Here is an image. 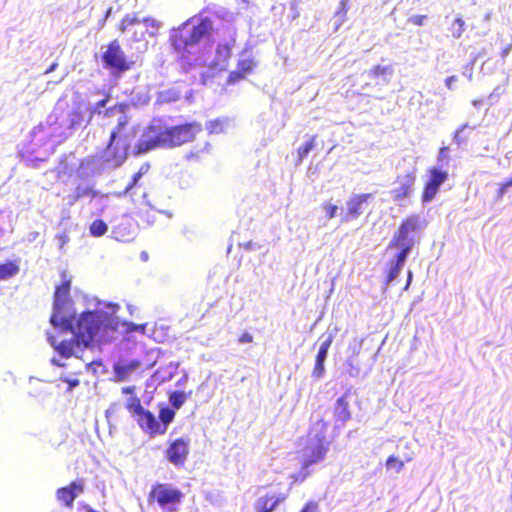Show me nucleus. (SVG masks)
<instances>
[{
    "mask_svg": "<svg viewBox=\"0 0 512 512\" xmlns=\"http://www.w3.org/2000/svg\"><path fill=\"white\" fill-rule=\"evenodd\" d=\"M126 124H127L126 117L125 116H121L118 119L117 126L112 131H117L118 132V137H122L121 136V131L125 127Z\"/></svg>",
    "mask_w": 512,
    "mask_h": 512,
    "instance_id": "obj_41",
    "label": "nucleus"
},
{
    "mask_svg": "<svg viewBox=\"0 0 512 512\" xmlns=\"http://www.w3.org/2000/svg\"><path fill=\"white\" fill-rule=\"evenodd\" d=\"M289 495V489L284 492H277L270 489L264 496L257 500L256 507L260 512H272L276 507L286 500Z\"/></svg>",
    "mask_w": 512,
    "mask_h": 512,
    "instance_id": "obj_13",
    "label": "nucleus"
},
{
    "mask_svg": "<svg viewBox=\"0 0 512 512\" xmlns=\"http://www.w3.org/2000/svg\"><path fill=\"white\" fill-rule=\"evenodd\" d=\"M449 30L454 38L459 39L465 31V22L462 17H457L451 24Z\"/></svg>",
    "mask_w": 512,
    "mask_h": 512,
    "instance_id": "obj_30",
    "label": "nucleus"
},
{
    "mask_svg": "<svg viewBox=\"0 0 512 512\" xmlns=\"http://www.w3.org/2000/svg\"><path fill=\"white\" fill-rule=\"evenodd\" d=\"M410 252L411 251H408L407 248H404L400 249V252L397 253L395 259L390 264V269L387 276L388 283H391L399 276Z\"/></svg>",
    "mask_w": 512,
    "mask_h": 512,
    "instance_id": "obj_17",
    "label": "nucleus"
},
{
    "mask_svg": "<svg viewBox=\"0 0 512 512\" xmlns=\"http://www.w3.org/2000/svg\"><path fill=\"white\" fill-rule=\"evenodd\" d=\"M212 29L213 22L208 17L191 18L179 28L172 30L170 41L177 52L191 53L199 42L210 36Z\"/></svg>",
    "mask_w": 512,
    "mask_h": 512,
    "instance_id": "obj_3",
    "label": "nucleus"
},
{
    "mask_svg": "<svg viewBox=\"0 0 512 512\" xmlns=\"http://www.w3.org/2000/svg\"><path fill=\"white\" fill-rule=\"evenodd\" d=\"M126 408L144 432H147L152 436L156 434H164V429H161V424L157 420L156 416L141 405L138 397L129 398L126 403Z\"/></svg>",
    "mask_w": 512,
    "mask_h": 512,
    "instance_id": "obj_7",
    "label": "nucleus"
},
{
    "mask_svg": "<svg viewBox=\"0 0 512 512\" xmlns=\"http://www.w3.org/2000/svg\"><path fill=\"white\" fill-rule=\"evenodd\" d=\"M447 154H448V147H442L439 151L438 161L442 162L445 158H447Z\"/></svg>",
    "mask_w": 512,
    "mask_h": 512,
    "instance_id": "obj_46",
    "label": "nucleus"
},
{
    "mask_svg": "<svg viewBox=\"0 0 512 512\" xmlns=\"http://www.w3.org/2000/svg\"><path fill=\"white\" fill-rule=\"evenodd\" d=\"M139 366L138 362L132 361L129 364H117L115 366V373L120 378H125L129 373L134 371Z\"/></svg>",
    "mask_w": 512,
    "mask_h": 512,
    "instance_id": "obj_28",
    "label": "nucleus"
},
{
    "mask_svg": "<svg viewBox=\"0 0 512 512\" xmlns=\"http://www.w3.org/2000/svg\"><path fill=\"white\" fill-rule=\"evenodd\" d=\"M411 281H412V272H411V271H409V272H408V279H407V283H406L405 289H408V287H409V285H410Z\"/></svg>",
    "mask_w": 512,
    "mask_h": 512,
    "instance_id": "obj_53",
    "label": "nucleus"
},
{
    "mask_svg": "<svg viewBox=\"0 0 512 512\" xmlns=\"http://www.w3.org/2000/svg\"><path fill=\"white\" fill-rule=\"evenodd\" d=\"M137 183H134V180H132L126 187L124 194H127Z\"/></svg>",
    "mask_w": 512,
    "mask_h": 512,
    "instance_id": "obj_50",
    "label": "nucleus"
},
{
    "mask_svg": "<svg viewBox=\"0 0 512 512\" xmlns=\"http://www.w3.org/2000/svg\"><path fill=\"white\" fill-rule=\"evenodd\" d=\"M137 183H134V180H132L126 187L124 194H127Z\"/></svg>",
    "mask_w": 512,
    "mask_h": 512,
    "instance_id": "obj_51",
    "label": "nucleus"
},
{
    "mask_svg": "<svg viewBox=\"0 0 512 512\" xmlns=\"http://www.w3.org/2000/svg\"><path fill=\"white\" fill-rule=\"evenodd\" d=\"M189 454V439L179 438L170 443L166 457L174 466L183 465Z\"/></svg>",
    "mask_w": 512,
    "mask_h": 512,
    "instance_id": "obj_12",
    "label": "nucleus"
},
{
    "mask_svg": "<svg viewBox=\"0 0 512 512\" xmlns=\"http://www.w3.org/2000/svg\"><path fill=\"white\" fill-rule=\"evenodd\" d=\"M141 179V172H137L133 175L132 180H134V183H138V181Z\"/></svg>",
    "mask_w": 512,
    "mask_h": 512,
    "instance_id": "obj_52",
    "label": "nucleus"
},
{
    "mask_svg": "<svg viewBox=\"0 0 512 512\" xmlns=\"http://www.w3.org/2000/svg\"><path fill=\"white\" fill-rule=\"evenodd\" d=\"M512 187V179L509 178L500 185L498 190V197L502 198L509 188Z\"/></svg>",
    "mask_w": 512,
    "mask_h": 512,
    "instance_id": "obj_39",
    "label": "nucleus"
},
{
    "mask_svg": "<svg viewBox=\"0 0 512 512\" xmlns=\"http://www.w3.org/2000/svg\"><path fill=\"white\" fill-rule=\"evenodd\" d=\"M101 60L103 67L109 70L116 78H120L124 72L131 68V62L127 60L117 40L109 43L101 55Z\"/></svg>",
    "mask_w": 512,
    "mask_h": 512,
    "instance_id": "obj_8",
    "label": "nucleus"
},
{
    "mask_svg": "<svg viewBox=\"0 0 512 512\" xmlns=\"http://www.w3.org/2000/svg\"><path fill=\"white\" fill-rule=\"evenodd\" d=\"M57 119H58V116H57V114L54 112V113H52V114H50V115L48 116L46 123H47V124H49V125H54V124H56Z\"/></svg>",
    "mask_w": 512,
    "mask_h": 512,
    "instance_id": "obj_48",
    "label": "nucleus"
},
{
    "mask_svg": "<svg viewBox=\"0 0 512 512\" xmlns=\"http://www.w3.org/2000/svg\"><path fill=\"white\" fill-rule=\"evenodd\" d=\"M325 361L326 359L317 358L315 359V366L312 371V377L316 380L321 379L325 374Z\"/></svg>",
    "mask_w": 512,
    "mask_h": 512,
    "instance_id": "obj_33",
    "label": "nucleus"
},
{
    "mask_svg": "<svg viewBox=\"0 0 512 512\" xmlns=\"http://www.w3.org/2000/svg\"><path fill=\"white\" fill-rule=\"evenodd\" d=\"M394 69L391 65L381 66L377 65L370 69L368 77L370 79L380 78L383 83H389L391 76L393 75Z\"/></svg>",
    "mask_w": 512,
    "mask_h": 512,
    "instance_id": "obj_22",
    "label": "nucleus"
},
{
    "mask_svg": "<svg viewBox=\"0 0 512 512\" xmlns=\"http://www.w3.org/2000/svg\"><path fill=\"white\" fill-rule=\"evenodd\" d=\"M65 382L68 384V391H72L80 383L79 380L76 378L66 379Z\"/></svg>",
    "mask_w": 512,
    "mask_h": 512,
    "instance_id": "obj_44",
    "label": "nucleus"
},
{
    "mask_svg": "<svg viewBox=\"0 0 512 512\" xmlns=\"http://www.w3.org/2000/svg\"><path fill=\"white\" fill-rule=\"evenodd\" d=\"M329 443L326 441L325 434L322 429L313 428L305 441V445L301 450V470L293 475L294 481H303L311 473L310 466L324 460Z\"/></svg>",
    "mask_w": 512,
    "mask_h": 512,
    "instance_id": "obj_5",
    "label": "nucleus"
},
{
    "mask_svg": "<svg viewBox=\"0 0 512 512\" xmlns=\"http://www.w3.org/2000/svg\"><path fill=\"white\" fill-rule=\"evenodd\" d=\"M187 394L183 391H173L169 394V402L173 409H180L187 400Z\"/></svg>",
    "mask_w": 512,
    "mask_h": 512,
    "instance_id": "obj_26",
    "label": "nucleus"
},
{
    "mask_svg": "<svg viewBox=\"0 0 512 512\" xmlns=\"http://www.w3.org/2000/svg\"><path fill=\"white\" fill-rule=\"evenodd\" d=\"M468 125L467 124H464L462 125L459 129L456 130L455 134H454V137H453V141L458 145L460 146L461 144L465 143L466 140H467V137L463 135V131L465 128H467Z\"/></svg>",
    "mask_w": 512,
    "mask_h": 512,
    "instance_id": "obj_36",
    "label": "nucleus"
},
{
    "mask_svg": "<svg viewBox=\"0 0 512 512\" xmlns=\"http://www.w3.org/2000/svg\"><path fill=\"white\" fill-rule=\"evenodd\" d=\"M19 266L11 261L0 264V281L7 280L19 273Z\"/></svg>",
    "mask_w": 512,
    "mask_h": 512,
    "instance_id": "obj_24",
    "label": "nucleus"
},
{
    "mask_svg": "<svg viewBox=\"0 0 512 512\" xmlns=\"http://www.w3.org/2000/svg\"><path fill=\"white\" fill-rule=\"evenodd\" d=\"M129 146L126 138L118 137L117 131H111L106 148L87 162L92 173L100 175L121 167L127 159Z\"/></svg>",
    "mask_w": 512,
    "mask_h": 512,
    "instance_id": "obj_4",
    "label": "nucleus"
},
{
    "mask_svg": "<svg viewBox=\"0 0 512 512\" xmlns=\"http://www.w3.org/2000/svg\"><path fill=\"white\" fill-rule=\"evenodd\" d=\"M89 230H90V234L92 236L100 237V236H103L107 232L108 226L103 220L96 219L90 225Z\"/></svg>",
    "mask_w": 512,
    "mask_h": 512,
    "instance_id": "obj_27",
    "label": "nucleus"
},
{
    "mask_svg": "<svg viewBox=\"0 0 512 512\" xmlns=\"http://www.w3.org/2000/svg\"><path fill=\"white\" fill-rule=\"evenodd\" d=\"M98 195H99V191H97V190H93V189L91 188V191H90V195H89V196H91V198H95V197H97Z\"/></svg>",
    "mask_w": 512,
    "mask_h": 512,
    "instance_id": "obj_55",
    "label": "nucleus"
},
{
    "mask_svg": "<svg viewBox=\"0 0 512 512\" xmlns=\"http://www.w3.org/2000/svg\"><path fill=\"white\" fill-rule=\"evenodd\" d=\"M425 19V16H419L417 17V20L415 21L418 25H423V20Z\"/></svg>",
    "mask_w": 512,
    "mask_h": 512,
    "instance_id": "obj_54",
    "label": "nucleus"
},
{
    "mask_svg": "<svg viewBox=\"0 0 512 512\" xmlns=\"http://www.w3.org/2000/svg\"><path fill=\"white\" fill-rule=\"evenodd\" d=\"M374 196L371 193H353L341 208L340 222L348 223L358 219L368 208Z\"/></svg>",
    "mask_w": 512,
    "mask_h": 512,
    "instance_id": "obj_9",
    "label": "nucleus"
},
{
    "mask_svg": "<svg viewBox=\"0 0 512 512\" xmlns=\"http://www.w3.org/2000/svg\"><path fill=\"white\" fill-rule=\"evenodd\" d=\"M147 170H148L147 166H141V168L139 169L138 172H141V177H142L143 174L147 172Z\"/></svg>",
    "mask_w": 512,
    "mask_h": 512,
    "instance_id": "obj_58",
    "label": "nucleus"
},
{
    "mask_svg": "<svg viewBox=\"0 0 512 512\" xmlns=\"http://www.w3.org/2000/svg\"><path fill=\"white\" fill-rule=\"evenodd\" d=\"M142 258L143 259H146L147 258V254L145 252H142Z\"/></svg>",
    "mask_w": 512,
    "mask_h": 512,
    "instance_id": "obj_63",
    "label": "nucleus"
},
{
    "mask_svg": "<svg viewBox=\"0 0 512 512\" xmlns=\"http://www.w3.org/2000/svg\"><path fill=\"white\" fill-rule=\"evenodd\" d=\"M133 391V387H125L123 388V393H131Z\"/></svg>",
    "mask_w": 512,
    "mask_h": 512,
    "instance_id": "obj_60",
    "label": "nucleus"
},
{
    "mask_svg": "<svg viewBox=\"0 0 512 512\" xmlns=\"http://www.w3.org/2000/svg\"><path fill=\"white\" fill-rule=\"evenodd\" d=\"M507 53H508V49L504 50V53H503L504 56L507 55Z\"/></svg>",
    "mask_w": 512,
    "mask_h": 512,
    "instance_id": "obj_64",
    "label": "nucleus"
},
{
    "mask_svg": "<svg viewBox=\"0 0 512 512\" xmlns=\"http://www.w3.org/2000/svg\"><path fill=\"white\" fill-rule=\"evenodd\" d=\"M51 362L53 365H56V366H63L62 363L59 362V360H57L56 358H52L51 359Z\"/></svg>",
    "mask_w": 512,
    "mask_h": 512,
    "instance_id": "obj_57",
    "label": "nucleus"
},
{
    "mask_svg": "<svg viewBox=\"0 0 512 512\" xmlns=\"http://www.w3.org/2000/svg\"><path fill=\"white\" fill-rule=\"evenodd\" d=\"M404 467V462L399 460L397 457L391 455L386 460V468L388 470H394L395 472L399 473Z\"/></svg>",
    "mask_w": 512,
    "mask_h": 512,
    "instance_id": "obj_34",
    "label": "nucleus"
},
{
    "mask_svg": "<svg viewBox=\"0 0 512 512\" xmlns=\"http://www.w3.org/2000/svg\"><path fill=\"white\" fill-rule=\"evenodd\" d=\"M346 364L348 366H350V369L348 370V373L350 374V376H353V377H356L358 376V373H359V369L358 368H355L351 362V360H348L346 362Z\"/></svg>",
    "mask_w": 512,
    "mask_h": 512,
    "instance_id": "obj_45",
    "label": "nucleus"
},
{
    "mask_svg": "<svg viewBox=\"0 0 512 512\" xmlns=\"http://www.w3.org/2000/svg\"><path fill=\"white\" fill-rule=\"evenodd\" d=\"M84 120L83 114L80 110L71 111L65 120L67 129L73 130L80 126Z\"/></svg>",
    "mask_w": 512,
    "mask_h": 512,
    "instance_id": "obj_25",
    "label": "nucleus"
},
{
    "mask_svg": "<svg viewBox=\"0 0 512 512\" xmlns=\"http://www.w3.org/2000/svg\"><path fill=\"white\" fill-rule=\"evenodd\" d=\"M463 75L466 76L469 80H471L473 76L472 68H466L465 71L463 72Z\"/></svg>",
    "mask_w": 512,
    "mask_h": 512,
    "instance_id": "obj_49",
    "label": "nucleus"
},
{
    "mask_svg": "<svg viewBox=\"0 0 512 512\" xmlns=\"http://www.w3.org/2000/svg\"><path fill=\"white\" fill-rule=\"evenodd\" d=\"M71 282L64 280L56 287L54 293L53 313L50 323L54 328H60L63 332L72 334L70 339H62L60 342L54 336H48L49 344L62 358L74 356L81 357L84 348L92 342L107 343L117 338L118 328L121 324L126 333H145L146 324L133 322H120L116 316L120 306L113 302H102L95 298V310L84 311L76 320V309L69 296Z\"/></svg>",
    "mask_w": 512,
    "mask_h": 512,
    "instance_id": "obj_1",
    "label": "nucleus"
},
{
    "mask_svg": "<svg viewBox=\"0 0 512 512\" xmlns=\"http://www.w3.org/2000/svg\"><path fill=\"white\" fill-rule=\"evenodd\" d=\"M448 172L438 167H433L429 171V179L425 184L422 201L431 202L437 194L440 186L447 180Z\"/></svg>",
    "mask_w": 512,
    "mask_h": 512,
    "instance_id": "obj_11",
    "label": "nucleus"
},
{
    "mask_svg": "<svg viewBox=\"0 0 512 512\" xmlns=\"http://www.w3.org/2000/svg\"><path fill=\"white\" fill-rule=\"evenodd\" d=\"M337 330H328L326 333L322 334L319 338L320 346L318 353L316 355L317 358L327 359L328 350L336 336Z\"/></svg>",
    "mask_w": 512,
    "mask_h": 512,
    "instance_id": "obj_20",
    "label": "nucleus"
},
{
    "mask_svg": "<svg viewBox=\"0 0 512 512\" xmlns=\"http://www.w3.org/2000/svg\"><path fill=\"white\" fill-rule=\"evenodd\" d=\"M254 65V61L251 58H243L238 61L237 68L245 75L252 71Z\"/></svg>",
    "mask_w": 512,
    "mask_h": 512,
    "instance_id": "obj_35",
    "label": "nucleus"
},
{
    "mask_svg": "<svg viewBox=\"0 0 512 512\" xmlns=\"http://www.w3.org/2000/svg\"><path fill=\"white\" fill-rule=\"evenodd\" d=\"M91 188L88 186L79 185L75 190V199L78 200L80 198L86 197L90 195Z\"/></svg>",
    "mask_w": 512,
    "mask_h": 512,
    "instance_id": "obj_38",
    "label": "nucleus"
},
{
    "mask_svg": "<svg viewBox=\"0 0 512 512\" xmlns=\"http://www.w3.org/2000/svg\"><path fill=\"white\" fill-rule=\"evenodd\" d=\"M235 37L230 36L229 40L219 43L216 49V57L213 63V67L220 71L225 70L228 64V60L232 55V48L235 44Z\"/></svg>",
    "mask_w": 512,
    "mask_h": 512,
    "instance_id": "obj_14",
    "label": "nucleus"
},
{
    "mask_svg": "<svg viewBox=\"0 0 512 512\" xmlns=\"http://www.w3.org/2000/svg\"><path fill=\"white\" fill-rule=\"evenodd\" d=\"M244 78V74L238 69L236 71H232L228 76V83H235Z\"/></svg>",
    "mask_w": 512,
    "mask_h": 512,
    "instance_id": "obj_40",
    "label": "nucleus"
},
{
    "mask_svg": "<svg viewBox=\"0 0 512 512\" xmlns=\"http://www.w3.org/2000/svg\"><path fill=\"white\" fill-rule=\"evenodd\" d=\"M160 100L162 102L174 101L179 98V94L176 91H167L160 93Z\"/></svg>",
    "mask_w": 512,
    "mask_h": 512,
    "instance_id": "obj_37",
    "label": "nucleus"
},
{
    "mask_svg": "<svg viewBox=\"0 0 512 512\" xmlns=\"http://www.w3.org/2000/svg\"><path fill=\"white\" fill-rule=\"evenodd\" d=\"M234 125L233 119L229 117H219L206 122L205 129L209 134H220L227 132Z\"/></svg>",
    "mask_w": 512,
    "mask_h": 512,
    "instance_id": "obj_18",
    "label": "nucleus"
},
{
    "mask_svg": "<svg viewBox=\"0 0 512 512\" xmlns=\"http://www.w3.org/2000/svg\"><path fill=\"white\" fill-rule=\"evenodd\" d=\"M457 81V76H450L445 80L448 89H453V84Z\"/></svg>",
    "mask_w": 512,
    "mask_h": 512,
    "instance_id": "obj_47",
    "label": "nucleus"
},
{
    "mask_svg": "<svg viewBox=\"0 0 512 512\" xmlns=\"http://www.w3.org/2000/svg\"><path fill=\"white\" fill-rule=\"evenodd\" d=\"M301 512H318V506L315 502H308Z\"/></svg>",
    "mask_w": 512,
    "mask_h": 512,
    "instance_id": "obj_42",
    "label": "nucleus"
},
{
    "mask_svg": "<svg viewBox=\"0 0 512 512\" xmlns=\"http://www.w3.org/2000/svg\"><path fill=\"white\" fill-rule=\"evenodd\" d=\"M472 104L474 107L478 108L482 104V100H474Z\"/></svg>",
    "mask_w": 512,
    "mask_h": 512,
    "instance_id": "obj_59",
    "label": "nucleus"
},
{
    "mask_svg": "<svg viewBox=\"0 0 512 512\" xmlns=\"http://www.w3.org/2000/svg\"><path fill=\"white\" fill-rule=\"evenodd\" d=\"M128 310H129L130 314H132L133 313V306L132 305H128Z\"/></svg>",
    "mask_w": 512,
    "mask_h": 512,
    "instance_id": "obj_62",
    "label": "nucleus"
},
{
    "mask_svg": "<svg viewBox=\"0 0 512 512\" xmlns=\"http://www.w3.org/2000/svg\"><path fill=\"white\" fill-rule=\"evenodd\" d=\"M143 23L146 27H156V21L154 19H151V18H143V19H139L136 14H127L123 20L121 21V25H120V30L122 32L128 30L131 26L135 25V24H138V23Z\"/></svg>",
    "mask_w": 512,
    "mask_h": 512,
    "instance_id": "obj_21",
    "label": "nucleus"
},
{
    "mask_svg": "<svg viewBox=\"0 0 512 512\" xmlns=\"http://www.w3.org/2000/svg\"><path fill=\"white\" fill-rule=\"evenodd\" d=\"M174 418H175L174 409H172L168 406H164V407L160 408L159 420L161 422L160 423L161 429H164V434L166 433L169 424L173 422Z\"/></svg>",
    "mask_w": 512,
    "mask_h": 512,
    "instance_id": "obj_23",
    "label": "nucleus"
},
{
    "mask_svg": "<svg viewBox=\"0 0 512 512\" xmlns=\"http://www.w3.org/2000/svg\"><path fill=\"white\" fill-rule=\"evenodd\" d=\"M322 211L325 213L326 219L331 220L338 214L340 215L341 208L338 205L333 204L331 202H324L322 204Z\"/></svg>",
    "mask_w": 512,
    "mask_h": 512,
    "instance_id": "obj_29",
    "label": "nucleus"
},
{
    "mask_svg": "<svg viewBox=\"0 0 512 512\" xmlns=\"http://www.w3.org/2000/svg\"><path fill=\"white\" fill-rule=\"evenodd\" d=\"M109 102V97H106L98 102H96L95 104L93 105H89V120L88 121H91L92 117L94 115H100L102 113V110L103 108L106 107L107 103Z\"/></svg>",
    "mask_w": 512,
    "mask_h": 512,
    "instance_id": "obj_31",
    "label": "nucleus"
},
{
    "mask_svg": "<svg viewBox=\"0 0 512 512\" xmlns=\"http://www.w3.org/2000/svg\"><path fill=\"white\" fill-rule=\"evenodd\" d=\"M43 128L42 125H39L38 127L34 128V133H37L38 130H41Z\"/></svg>",
    "mask_w": 512,
    "mask_h": 512,
    "instance_id": "obj_61",
    "label": "nucleus"
},
{
    "mask_svg": "<svg viewBox=\"0 0 512 512\" xmlns=\"http://www.w3.org/2000/svg\"><path fill=\"white\" fill-rule=\"evenodd\" d=\"M83 491V485L78 482H72L68 487L58 489L57 498L66 506H71L75 498Z\"/></svg>",
    "mask_w": 512,
    "mask_h": 512,
    "instance_id": "obj_16",
    "label": "nucleus"
},
{
    "mask_svg": "<svg viewBox=\"0 0 512 512\" xmlns=\"http://www.w3.org/2000/svg\"><path fill=\"white\" fill-rule=\"evenodd\" d=\"M183 496L181 490L173 485L158 483L152 487L148 499L156 501L163 512H177Z\"/></svg>",
    "mask_w": 512,
    "mask_h": 512,
    "instance_id": "obj_6",
    "label": "nucleus"
},
{
    "mask_svg": "<svg viewBox=\"0 0 512 512\" xmlns=\"http://www.w3.org/2000/svg\"><path fill=\"white\" fill-rule=\"evenodd\" d=\"M420 227V218L417 215H412L402 222L397 233L394 235L391 245L399 249L407 248L408 251L412 250L415 244V238L412 235Z\"/></svg>",
    "mask_w": 512,
    "mask_h": 512,
    "instance_id": "obj_10",
    "label": "nucleus"
},
{
    "mask_svg": "<svg viewBox=\"0 0 512 512\" xmlns=\"http://www.w3.org/2000/svg\"><path fill=\"white\" fill-rule=\"evenodd\" d=\"M347 397L348 394H344L339 397L334 408V415L336 420L340 421L342 424L346 423L351 418Z\"/></svg>",
    "mask_w": 512,
    "mask_h": 512,
    "instance_id": "obj_19",
    "label": "nucleus"
},
{
    "mask_svg": "<svg viewBox=\"0 0 512 512\" xmlns=\"http://www.w3.org/2000/svg\"><path fill=\"white\" fill-rule=\"evenodd\" d=\"M252 341L253 336L248 332L243 333L239 338V343L241 344L251 343Z\"/></svg>",
    "mask_w": 512,
    "mask_h": 512,
    "instance_id": "obj_43",
    "label": "nucleus"
},
{
    "mask_svg": "<svg viewBox=\"0 0 512 512\" xmlns=\"http://www.w3.org/2000/svg\"><path fill=\"white\" fill-rule=\"evenodd\" d=\"M314 142H315V136H312V137H310L309 140H307L305 142L304 145L299 147V149H298L299 161H302L313 150Z\"/></svg>",
    "mask_w": 512,
    "mask_h": 512,
    "instance_id": "obj_32",
    "label": "nucleus"
},
{
    "mask_svg": "<svg viewBox=\"0 0 512 512\" xmlns=\"http://www.w3.org/2000/svg\"><path fill=\"white\" fill-rule=\"evenodd\" d=\"M415 178V169L403 176H398V186L392 190V194L395 200L404 199L410 194L415 182Z\"/></svg>",
    "mask_w": 512,
    "mask_h": 512,
    "instance_id": "obj_15",
    "label": "nucleus"
},
{
    "mask_svg": "<svg viewBox=\"0 0 512 512\" xmlns=\"http://www.w3.org/2000/svg\"><path fill=\"white\" fill-rule=\"evenodd\" d=\"M201 130L202 126L197 122L166 127L160 120H153L137 141L133 153L138 156L156 148L180 146L192 141Z\"/></svg>",
    "mask_w": 512,
    "mask_h": 512,
    "instance_id": "obj_2",
    "label": "nucleus"
},
{
    "mask_svg": "<svg viewBox=\"0 0 512 512\" xmlns=\"http://www.w3.org/2000/svg\"><path fill=\"white\" fill-rule=\"evenodd\" d=\"M112 234L114 235V238H115V239H117V240H124L123 238H120V237H119L117 229H114V230L112 231ZM121 237H123V235H122Z\"/></svg>",
    "mask_w": 512,
    "mask_h": 512,
    "instance_id": "obj_56",
    "label": "nucleus"
}]
</instances>
